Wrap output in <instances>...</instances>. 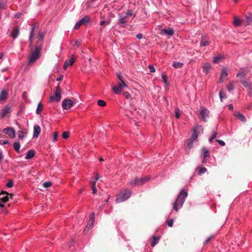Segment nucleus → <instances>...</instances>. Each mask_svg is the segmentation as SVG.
Here are the masks:
<instances>
[{
	"mask_svg": "<svg viewBox=\"0 0 252 252\" xmlns=\"http://www.w3.org/2000/svg\"><path fill=\"white\" fill-rule=\"evenodd\" d=\"M187 196L188 192L183 189L181 190L178 195L175 202L173 204V210L178 212L179 208H181L183 207Z\"/></svg>",
	"mask_w": 252,
	"mask_h": 252,
	"instance_id": "nucleus-1",
	"label": "nucleus"
},
{
	"mask_svg": "<svg viewBox=\"0 0 252 252\" xmlns=\"http://www.w3.org/2000/svg\"><path fill=\"white\" fill-rule=\"evenodd\" d=\"M131 193L132 192L130 190L128 189H125L117 195L116 202L117 203H121L126 201L130 197Z\"/></svg>",
	"mask_w": 252,
	"mask_h": 252,
	"instance_id": "nucleus-2",
	"label": "nucleus"
},
{
	"mask_svg": "<svg viewBox=\"0 0 252 252\" xmlns=\"http://www.w3.org/2000/svg\"><path fill=\"white\" fill-rule=\"evenodd\" d=\"M41 48L35 46L32 52L29 57V63H34L38 60L40 56Z\"/></svg>",
	"mask_w": 252,
	"mask_h": 252,
	"instance_id": "nucleus-3",
	"label": "nucleus"
},
{
	"mask_svg": "<svg viewBox=\"0 0 252 252\" xmlns=\"http://www.w3.org/2000/svg\"><path fill=\"white\" fill-rule=\"evenodd\" d=\"M203 128L202 126H197L194 127L193 132L191 136V137L189 139V140L190 141H192L193 142H197V137L198 136V134L200 132H202Z\"/></svg>",
	"mask_w": 252,
	"mask_h": 252,
	"instance_id": "nucleus-4",
	"label": "nucleus"
},
{
	"mask_svg": "<svg viewBox=\"0 0 252 252\" xmlns=\"http://www.w3.org/2000/svg\"><path fill=\"white\" fill-rule=\"evenodd\" d=\"M61 99V88L60 86H57L56 87V91L55 93V96L51 95L50 97V101L52 102L55 100L57 102H59L60 101Z\"/></svg>",
	"mask_w": 252,
	"mask_h": 252,
	"instance_id": "nucleus-5",
	"label": "nucleus"
},
{
	"mask_svg": "<svg viewBox=\"0 0 252 252\" xmlns=\"http://www.w3.org/2000/svg\"><path fill=\"white\" fill-rule=\"evenodd\" d=\"M90 21V17L89 16H86L76 23L74 28L75 29H78L82 25L87 24L89 23Z\"/></svg>",
	"mask_w": 252,
	"mask_h": 252,
	"instance_id": "nucleus-6",
	"label": "nucleus"
},
{
	"mask_svg": "<svg viewBox=\"0 0 252 252\" xmlns=\"http://www.w3.org/2000/svg\"><path fill=\"white\" fill-rule=\"evenodd\" d=\"M127 87L124 81H122L117 86H113V90L116 94H119L122 91L123 87L127 88Z\"/></svg>",
	"mask_w": 252,
	"mask_h": 252,
	"instance_id": "nucleus-7",
	"label": "nucleus"
},
{
	"mask_svg": "<svg viewBox=\"0 0 252 252\" xmlns=\"http://www.w3.org/2000/svg\"><path fill=\"white\" fill-rule=\"evenodd\" d=\"M128 23V18L125 15L119 14L118 23L122 27H125Z\"/></svg>",
	"mask_w": 252,
	"mask_h": 252,
	"instance_id": "nucleus-8",
	"label": "nucleus"
},
{
	"mask_svg": "<svg viewBox=\"0 0 252 252\" xmlns=\"http://www.w3.org/2000/svg\"><path fill=\"white\" fill-rule=\"evenodd\" d=\"M199 115L200 119L205 122L206 118L208 117L209 111L207 109L202 108L199 111Z\"/></svg>",
	"mask_w": 252,
	"mask_h": 252,
	"instance_id": "nucleus-9",
	"label": "nucleus"
},
{
	"mask_svg": "<svg viewBox=\"0 0 252 252\" xmlns=\"http://www.w3.org/2000/svg\"><path fill=\"white\" fill-rule=\"evenodd\" d=\"M94 213H93L91 215H90V219L88 221L87 224L86 226V228L85 231L88 230H89L91 228H92L93 226L94 223Z\"/></svg>",
	"mask_w": 252,
	"mask_h": 252,
	"instance_id": "nucleus-10",
	"label": "nucleus"
},
{
	"mask_svg": "<svg viewBox=\"0 0 252 252\" xmlns=\"http://www.w3.org/2000/svg\"><path fill=\"white\" fill-rule=\"evenodd\" d=\"M73 106V102L69 99H65L62 102V107L64 109H69Z\"/></svg>",
	"mask_w": 252,
	"mask_h": 252,
	"instance_id": "nucleus-11",
	"label": "nucleus"
},
{
	"mask_svg": "<svg viewBox=\"0 0 252 252\" xmlns=\"http://www.w3.org/2000/svg\"><path fill=\"white\" fill-rule=\"evenodd\" d=\"M3 132L6 134L11 136V138H14L16 136L15 131L14 129L12 127H8L5 128L3 130Z\"/></svg>",
	"mask_w": 252,
	"mask_h": 252,
	"instance_id": "nucleus-12",
	"label": "nucleus"
},
{
	"mask_svg": "<svg viewBox=\"0 0 252 252\" xmlns=\"http://www.w3.org/2000/svg\"><path fill=\"white\" fill-rule=\"evenodd\" d=\"M11 106L9 105H6L4 108L1 110L0 114V119L3 118L7 116V114L10 113Z\"/></svg>",
	"mask_w": 252,
	"mask_h": 252,
	"instance_id": "nucleus-13",
	"label": "nucleus"
},
{
	"mask_svg": "<svg viewBox=\"0 0 252 252\" xmlns=\"http://www.w3.org/2000/svg\"><path fill=\"white\" fill-rule=\"evenodd\" d=\"M252 22V14H249L248 15H246L245 18L242 20V25L247 26L250 25Z\"/></svg>",
	"mask_w": 252,
	"mask_h": 252,
	"instance_id": "nucleus-14",
	"label": "nucleus"
},
{
	"mask_svg": "<svg viewBox=\"0 0 252 252\" xmlns=\"http://www.w3.org/2000/svg\"><path fill=\"white\" fill-rule=\"evenodd\" d=\"M210 155L208 150L206 147H203L201 149V154L200 157L201 158H209Z\"/></svg>",
	"mask_w": 252,
	"mask_h": 252,
	"instance_id": "nucleus-15",
	"label": "nucleus"
},
{
	"mask_svg": "<svg viewBox=\"0 0 252 252\" xmlns=\"http://www.w3.org/2000/svg\"><path fill=\"white\" fill-rule=\"evenodd\" d=\"M19 29L17 27H14L12 29L11 36L14 39H16L19 35Z\"/></svg>",
	"mask_w": 252,
	"mask_h": 252,
	"instance_id": "nucleus-16",
	"label": "nucleus"
},
{
	"mask_svg": "<svg viewBox=\"0 0 252 252\" xmlns=\"http://www.w3.org/2000/svg\"><path fill=\"white\" fill-rule=\"evenodd\" d=\"M40 131H41V129H40V126L37 125H35L33 127V136H32L33 138H36L38 137V136L40 132Z\"/></svg>",
	"mask_w": 252,
	"mask_h": 252,
	"instance_id": "nucleus-17",
	"label": "nucleus"
},
{
	"mask_svg": "<svg viewBox=\"0 0 252 252\" xmlns=\"http://www.w3.org/2000/svg\"><path fill=\"white\" fill-rule=\"evenodd\" d=\"M150 179L149 177H146L144 178H140L139 179L136 178L137 181V184L138 186H140L148 181Z\"/></svg>",
	"mask_w": 252,
	"mask_h": 252,
	"instance_id": "nucleus-18",
	"label": "nucleus"
},
{
	"mask_svg": "<svg viewBox=\"0 0 252 252\" xmlns=\"http://www.w3.org/2000/svg\"><path fill=\"white\" fill-rule=\"evenodd\" d=\"M75 59L72 57L65 62L63 64V68L66 69L68 66L72 65L75 62Z\"/></svg>",
	"mask_w": 252,
	"mask_h": 252,
	"instance_id": "nucleus-19",
	"label": "nucleus"
},
{
	"mask_svg": "<svg viewBox=\"0 0 252 252\" xmlns=\"http://www.w3.org/2000/svg\"><path fill=\"white\" fill-rule=\"evenodd\" d=\"M237 82V81H232L226 86V89L229 92L231 93L234 90Z\"/></svg>",
	"mask_w": 252,
	"mask_h": 252,
	"instance_id": "nucleus-20",
	"label": "nucleus"
},
{
	"mask_svg": "<svg viewBox=\"0 0 252 252\" xmlns=\"http://www.w3.org/2000/svg\"><path fill=\"white\" fill-rule=\"evenodd\" d=\"M235 116L242 122H246V118L245 116L240 112H236L234 114Z\"/></svg>",
	"mask_w": 252,
	"mask_h": 252,
	"instance_id": "nucleus-21",
	"label": "nucleus"
},
{
	"mask_svg": "<svg viewBox=\"0 0 252 252\" xmlns=\"http://www.w3.org/2000/svg\"><path fill=\"white\" fill-rule=\"evenodd\" d=\"M194 142L188 140V143L187 145V148L186 150V153L187 154H189L190 150L191 148H192L194 147Z\"/></svg>",
	"mask_w": 252,
	"mask_h": 252,
	"instance_id": "nucleus-22",
	"label": "nucleus"
},
{
	"mask_svg": "<svg viewBox=\"0 0 252 252\" xmlns=\"http://www.w3.org/2000/svg\"><path fill=\"white\" fill-rule=\"evenodd\" d=\"M8 198L7 196H4L0 197V207L1 208V211H4V205L3 203L7 201Z\"/></svg>",
	"mask_w": 252,
	"mask_h": 252,
	"instance_id": "nucleus-23",
	"label": "nucleus"
},
{
	"mask_svg": "<svg viewBox=\"0 0 252 252\" xmlns=\"http://www.w3.org/2000/svg\"><path fill=\"white\" fill-rule=\"evenodd\" d=\"M247 74V71L245 69H241L236 75V77L240 78H244Z\"/></svg>",
	"mask_w": 252,
	"mask_h": 252,
	"instance_id": "nucleus-24",
	"label": "nucleus"
},
{
	"mask_svg": "<svg viewBox=\"0 0 252 252\" xmlns=\"http://www.w3.org/2000/svg\"><path fill=\"white\" fill-rule=\"evenodd\" d=\"M35 155V152L33 150H30L28 152V153L25 156V158L27 159H31Z\"/></svg>",
	"mask_w": 252,
	"mask_h": 252,
	"instance_id": "nucleus-25",
	"label": "nucleus"
},
{
	"mask_svg": "<svg viewBox=\"0 0 252 252\" xmlns=\"http://www.w3.org/2000/svg\"><path fill=\"white\" fill-rule=\"evenodd\" d=\"M8 95V92L5 90H2L0 93V101H2L6 99Z\"/></svg>",
	"mask_w": 252,
	"mask_h": 252,
	"instance_id": "nucleus-26",
	"label": "nucleus"
},
{
	"mask_svg": "<svg viewBox=\"0 0 252 252\" xmlns=\"http://www.w3.org/2000/svg\"><path fill=\"white\" fill-rule=\"evenodd\" d=\"M211 64L208 63H204L203 66V71L205 73L207 74L209 72V69L211 68Z\"/></svg>",
	"mask_w": 252,
	"mask_h": 252,
	"instance_id": "nucleus-27",
	"label": "nucleus"
},
{
	"mask_svg": "<svg viewBox=\"0 0 252 252\" xmlns=\"http://www.w3.org/2000/svg\"><path fill=\"white\" fill-rule=\"evenodd\" d=\"M210 43V42L206 39L205 37H202L201 40L200 41V46L205 47L208 45Z\"/></svg>",
	"mask_w": 252,
	"mask_h": 252,
	"instance_id": "nucleus-28",
	"label": "nucleus"
},
{
	"mask_svg": "<svg viewBox=\"0 0 252 252\" xmlns=\"http://www.w3.org/2000/svg\"><path fill=\"white\" fill-rule=\"evenodd\" d=\"M162 32L167 34V35H173L174 34V32L173 31V30L172 29H162Z\"/></svg>",
	"mask_w": 252,
	"mask_h": 252,
	"instance_id": "nucleus-29",
	"label": "nucleus"
},
{
	"mask_svg": "<svg viewBox=\"0 0 252 252\" xmlns=\"http://www.w3.org/2000/svg\"><path fill=\"white\" fill-rule=\"evenodd\" d=\"M159 238L158 236H153V241L151 242V245L152 247H154L156 246L157 244L158 243Z\"/></svg>",
	"mask_w": 252,
	"mask_h": 252,
	"instance_id": "nucleus-30",
	"label": "nucleus"
},
{
	"mask_svg": "<svg viewBox=\"0 0 252 252\" xmlns=\"http://www.w3.org/2000/svg\"><path fill=\"white\" fill-rule=\"evenodd\" d=\"M233 24L235 27H238L240 25H242V20H240L237 17H235Z\"/></svg>",
	"mask_w": 252,
	"mask_h": 252,
	"instance_id": "nucleus-31",
	"label": "nucleus"
},
{
	"mask_svg": "<svg viewBox=\"0 0 252 252\" xmlns=\"http://www.w3.org/2000/svg\"><path fill=\"white\" fill-rule=\"evenodd\" d=\"M35 27L34 26H32V29H31V32H30V37H29V41L30 42V44H32V37L34 35V30H35Z\"/></svg>",
	"mask_w": 252,
	"mask_h": 252,
	"instance_id": "nucleus-32",
	"label": "nucleus"
},
{
	"mask_svg": "<svg viewBox=\"0 0 252 252\" xmlns=\"http://www.w3.org/2000/svg\"><path fill=\"white\" fill-rule=\"evenodd\" d=\"M13 148L16 152L19 153L20 152V144L19 142H15L13 143Z\"/></svg>",
	"mask_w": 252,
	"mask_h": 252,
	"instance_id": "nucleus-33",
	"label": "nucleus"
},
{
	"mask_svg": "<svg viewBox=\"0 0 252 252\" xmlns=\"http://www.w3.org/2000/svg\"><path fill=\"white\" fill-rule=\"evenodd\" d=\"M43 108V106L42 103L41 102H40L38 104V106H37V107L36 110V113L37 114H40L41 113V111H42Z\"/></svg>",
	"mask_w": 252,
	"mask_h": 252,
	"instance_id": "nucleus-34",
	"label": "nucleus"
},
{
	"mask_svg": "<svg viewBox=\"0 0 252 252\" xmlns=\"http://www.w3.org/2000/svg\"><path fill=\"white\" fill-rule=\"evenodd\" d=\"M26 134H27L26 132H25L23 131H22V130H19L18 132V136L20 139H24L26 137Z\"/></svg>",
	"mask_w": 252,
	"mask_h": 252,
	"instance_id": "nucleus-35",
	"label": "nucleus"
},
{
	"mask_svg": "<svg viewBox=\"0 0 252 252\" xmlns=\"http://www.w3.org/2000/svg\"><path fill=\"white\" fill-rule=\"evenodd\" d=\"M227 76L228 74L227 72V69L226 68H223L221 71L220 76L221 78L225 79L227 77Z\"/></svg>",
	"mask_w": 252,
	"mask_h": 252,
	"instance_id": "nucleus-36",
	"label": "nucleus"
},
{
	"mask_svg": "<svg viewBox=\"0 0 252 252\" xmlns=\"http://www.w3.org/2000/svg\"><path fill=\"white\" fill-rule=\"evenodd\" d=\"M172 65L176 68H180L182 67L183 63L178 62H176L173 63Z\"/></svg>",
	"mask_w": 252,
	"mask_h": 252,
	"instance_id": "nucleus-37",
	"label": "nucleus"
},
{
	"mask_svg": "<svg viewBox=\"0 0 252 252\" xmlns=\"http://www.w3.org/2000/svg\"><path fill=\"white\" fill-rule=\"evenodd\" d=\"M219 96L221 101H222L223 99L226 98L225 93L223 91H220L219 93Z\"/></svg>",
	"mask_w": 252,
	"mask_h": 252,
	"instance_id": "nucleus-38",
	"label": "nucleus"
},
{
	"mask_svg": "<svg viewBox=\"0 0 252 252\" xmlns=\"http://www.w3.org/2000/svg\"><path fill=\"white\" fill-rule=\"evenodd\" d=\"M181 110L179 108H176L175 109V114L176 119H179L180 117Z\"/></svg>",
	"mask_w": 252,
	"mask_h": 252,
	"instance_id": "nucleus-39",
	"label": "nucleus"
},
{
	"mask_svg": "<svg viewBox=\"0 0 252 252\" xmlns=\"http://www.w3.org/2000/svg\"><path fill=\"white\" fill-rule=\"evenodd\" d=\"M207 169L206 168L202 167L199 169L198 173L199 175H201L205 173H206L207 172Z\"/></svg>",
	"mask_w": 252,
	"mask_h": 252,
	"instance_id": "nucleus-40",
	"label": "nucleus"
},
{
	"mask_svg": "<svg viewBox=\"0 0 252 252\" xmlns=\"http://www.w3.org/2000/svg\"><path fill=\"white\" fill-rule=\"evenodd\" d=\"M241 82L246 88H248L251 84V83H249L248 81L244 80H241Z\"/></svg>",
	"mask_w": 252,
	"mask_h": 252,
	"instance_id": "nucleus-41",
	"label": "nucleus"
},
{
	"mask_svg": "<svg viewBox=\"0 0 252 252\" xmlns=\"http://www.w3.org/2000/svg\"><path fill=\"white\" fill-rule=\"evenodd\" d=\"M97 104L98 105L101 107H104L106 104V102L104 100L101 99H99L97 102Z\"/></svg>",
	"mask_w": 252,
	"mask_h": 252,
	"instance_id": "nucleus-42",
	"label": "nucleus"
},
{
	"mask_svg": "<svg viewBox=\"0 0 252 252\" xmlns=\"http://www.w3.org/2000/svg\"><path fill=\"white\" fill-rule=\"evenodd\" d=\"M127 18L129 16H132L133 17H134L135 16V15L132 13L131 10H128L126 13L124 14Z\"/></svg>",
	"mask_w": 252,
	"mask_h": 252,
	"instance_id": "nucleus-43",
	"label": "nucleus"
},
{
	"mask_svg": "<svg viewBox=\"0 0 252 252\" xmlns=\"http://www.w3.org/2000/svg\"><path fill=\"white\" fill-rule=\"evenodd\" d=\"M221 59V57L220 56L215 57L213 60V62L216 63H219Z\"/></svg>",
	"mask_w": 252,
	"mask_h": 252,
	"instance_id": "nucleus-44",
	"label": "nucleus"
},
{
	"mask_svg": "<svg viewBox=\"0 0 252 252\" xmlns=\"http://www.w3.org/2000/svg\"><path fill=\"white\" fill-rule=\"evenodd\" d=\"M5 5V2L4 0H0V11L4 7Z\"/></svg>",
	"mask_w": 252,
	"mask_h": 252,
	"instance_id": "nucleus-45",
	"label": "nucleus"
},
{
	"mask_svg": "<svg viewBox=\"0 0 252 252\" xmlns=\"http://www.w3.org/2000/svg\"><path fill=\"white\" fill-rule=\"evenodd\" d=\"M129 184L130 185H131V186L137 185V181H136V178H135L134 179H133V180H131V181H130L129 182Z\"/></svg>",
	"mask_w": 252,
	"mask_h": 252,
	"instance_id": "nucleus-46",
	"label": "nucleus"
},
{
	"mask_svg": "<svg viewBox=\"0 0 252 252\" xmlns=\"http://www.w3.org/2000/svg\"><path fill=\"white\" fill-rule=\"evenodd\" d=\"M248 94L250 96L252 95V84H251L248 88H247Z\"/></svg>",
	"mask_w": 252,
	"mask_h": 252,
	"instance_id": "nucleus-47",
	"label": "nucleus"
},
{
	"mask_svg": "<svg viewBox=\"0 0 252 252\" xmlns=\"http://www.w3.org/2000/svg\"><path fill=\"white\" fill-rule=\"evenodd\" d=\"M13 186V182L12 180H9L6 184V187L8 188H11Z\"/></svg>",
	"mask_w": 252,
	"mask_h": 252,
	"instance_id": "nucleus-48",
	"label": "nucleus"
},
{
	"mask_svg": "<svg viewBox=\"0 0 252 252\" xmlns=\"http://www.w3.org/2000/svg\"><path fill=\"white\" fill-rule=\"evenodd\" d=\"M43 185L45 188H49L52 185V183L51 182H46L43 183Z\"/></svg>",
	"mask_w": 252,
	"mask_h": 252,
	"instance_id": "nucleus-49",
	"label": "nucleus"
},
{
	"mask_svg": "<svg viewBox=\"0 0 252 252\" xmlns=\"http://www.w3.org/2000/svg\"><path fill=\"white\" fill-rule=\"evenodd\" d=\"M161 77H162V79L163 83H164L165 84H167V76L165 74H162L161 75Z\"/></svg>",
	"mask_w": 252,
	"mask_h": 252,
	"instance_id": "nucleus-50",
	"label": "nucleus"
},
{
	"mask_svg": "<svg viewBox=\"0 0 252 252\" xmlns=\"http://www.w3.org/2000/svg\"><path fill=\"white\" fill-rule=\"evenodd\" d=\"M92 190H93V193L95 194L97 192V189L95 187V182H94L92 184Z\"/></svg>",
	"mask_w": 252,
	"mask_h": 252,
	"instance_id": "nucleus-51",
	"label": "nucleus"
},
{
	"mask_svg": "<svg viewBox=\"0 0 252 252\" xmlns=\"http://www.w3.org/2000/svg\"><path fill=\"white\" fill-rule=\"evenodd\" d=\"M69 132L67 131H64L63 133V137L64 139H66L69 136Z\"/></svg>",
	"mask_w": 252,
	"mask_h": 252,
	"instance_id": "nucleus-52",
	"label": "nucleus"
},
{
	"mask_svg": "<svg viewBox=\"0 0 252 252\" xmlns=\"http://www.w3.org/2000/svg\"><path fill=\"white\" fill-rule=\"evenodd\" d=\"M174 220L172 219H170L167 222V225L170 227H172Z\"/></svg>",
	"mask_w": 252,
	"mask_h": 252,
	"instance_id": "nucleus-53",
	"label": "nucleus"
},
{
	"mask_svg": "<svg viewBox=\"0 0 252 252\" xmlns=\"http://www.w3.org/2000/svg\"><path fill=\"white\" fill-rule=\"evenodd\" d=\"M81 43L82 40L81 39H78L76 40V41H75V45L74 46L76 45L77 46H78L81 44Z\"/></svg>",
	"mask_w": 252,
	"mask_h": 252,
	"instance_id": "nucleus-54",
	"label": "nucleus"
},
{
	"mask_svg": "<svg viewBox=\"0 0 252 252\" xmlns=\"http://www.w3.org/2000/svg\"><path fill=\"white\" fill-rule=\"evenodd\" d=\"M216 141L222 146H224L225 145V142L222 140L216 139Z\"/></svg>",
	"mask_w": 252,
	"mask_h": 252,
	"instance_id": "nucleus-55",
	"label": "nucleus"
},
{
	"mask_svg": "<svg viewBox=\"0 0 252 252\" xmlns=\"http://www.w3.org/2000/svg\"><path fill=\"white\" fill-rule=\"evenodd\" d=\"M149 68L150 71L151 72H155V67L153 65H149Z\"/></svg>",
	"mask_w": 252,
	"mask_h": 252,
	"instance_id": "nucleus-56",
	"label": "nucleus"
},
{
	"mask_svg": "<svg viewBox=\"0 0 252 252\" xmlns=\"http://www.w3.org/2000/svg\"><path fill=\"white\" fill-rule=\"evenodd\" d=\"M58 136V133L57 132H55L53 134V141L55 142Z\"/></svg>",
	"mask_w": 252,
	"mask_h": 252,
	"instance_id": "nucleus-57",
	"label": "nucleus"
},
{
	"mask_svg": "<svg viewBox=\"0 0 252 252\" xmlns=\"http://www.w3.org/2000/svg\"><path fill=\"white\" fill-rule=\"evenodd\" d=\"M123 95L127 99H128L131 97L130 94L128 92H124Z\"/></svg>",
	"mask_w": 252,
	"mask_h": 252,
	"instance_id": "nucleus-58",
	"label": "nucleus"
},
{
	"mask_svg": "<svg viewBox=\"0 0 252 252\" xmlns=\"http://www.w3.org/2000/svg\"><path fill=\"white\" fill-rule=\"evenodd\" d=\"M117 76L119 79L120 80V82L124 81V80L123 79V76L121 73H118L117 74Z\"/></svg>",
	"mask_w": 252,
	"mask_h": 252,
	"instance_id": "nucleus-59",
	"label": "nucleus"
},
{
	"mask_svg": "<svg viewBox=\"0 0 252 252\" xmlns=\"http://www.w3.org/2000/svg\"><path fill=\"white\" fill-rule=\"evenodd\" d=\"M21 15H22L21 13L18 12L14 15V18H16V19H18V18H20Z\"/></svg>",
	"mask_w": 252,
	"mask_h": 252,
	"instance_id": "nucleus-60",
	"label": "nucleus"
},
{
	"mask_svg": "<svg viewBox=\"0 0 252 252\" xmlns=\"http://www.w3.org/2000/svg\"><path fill=\"white\" fill-rule=\"evenodd\" d=\"M109 24V23L108 21H106L105 20L101 21L100 22V25L101 26H103L104 25Z\"/></svg>",
	"mask_w": 252,
	"mask_h": 252,
	"instance_id": "nucleus-61",
	"label": "nucleus"
},
{
	"mask_svg": "<svg viewBox=\"0 0 252 252\" xmlns=\"http://www.w3.org/2000/svg\"><path fill=\"white\" fill-rule=\"evenodd\" d=\"M213 237V236H210L209 238H208L204 242L203 245H206L207 244L208 242L211 239H212Z\"/></svg>",
	"mask_w": 252,
	"mask_h": 252,
	"instance_id": "nucleus-62",
	"label": "nucleus"
},
{
	"mask_svg": "<svg viewBox=\"0 0 252 252\" xmlns=\"http://www.w3.org/2000/svg\"><path fill=\"white\" fill-rule=\"evenodd\" d=\"M136 37L138 39H141L143 37V34L142 33H138V34H136Z\"/></svg>",
	"mask_w": 252,
	"mask_h": 252,
	"instance_id": "nucleus-63",
	"label": "nucleus"
},
{
	"mask_svg": "<svg viewBox=\"0 0 252 252\" xmlns=\"http://www.w3.org/2000/svg\"><path fill=\"white\" fill-rule=\"evenodd\" d=\"M0 143L3 144H7L9 143V141L8 140H1Z\"/></svg>",
	"mask_w": 252,
	"mask_h": 252,
	"instance_id": "nucleus-64",
	"label": "nucleus"
}]
</instances>
